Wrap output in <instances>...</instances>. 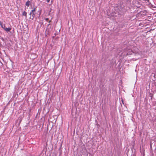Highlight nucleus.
<instances>
[{
    "label": "nucleus",
    "instance_id": "f257e3e1",
    "mask_svg": "<svg viewBox=\"0 0 156 156\" xmlns=\"http://www.w3.org/2000/svg\"><path fill=\"white\" fill-rule=\"evenodd\" d=\"M36 11V9L35 8L33 10H32L31 11V12H32V16L33 17L32 19H33V18L35 16V14L34 13V12Z\"/></svg>",
    "mask_w": 156,
    "mask_h": 156
},
{
    "label": "nucleus",
    "instance_id": "f03ea898",
    "mask_svg": "<svg viewBox=\"0 0 156 156\" xmlns=\"http://www.w3.org/2000/svg\"><path fill=\"white\" fill-rule=\"evenodd\" d=\"M11 30V28L10 27L6 28L5 30L7 32Z\"/></svg>",
    "mask_w": 156,
    "mask_h": 156
},
{
    "label": "nucleus",
    "instance_id": "7ed1b4c3",
    "mask_svg": "<svg viewBox=\"0 0 156 156\" xmlns=\"http://www.w3.org/2000/svg\"><path fill=\"white\" fill-rule=\"evenodd\" d=\"M30 4V2L29 1H27L26 3V5L27 7H28Z\"/></svg>",
    "mask_w": 156,
    "mask_h": 156
},
{
    "label": "nucleus",
    "instance_id": "20e7f679",
    "mask_svg": "<svg viewBox=\"0 0 156 156\" xmlns=\"http://www.w3.org/2000/svg\"><path fill=\"white\" fill-rule=\"evenodd\" d=\"M27 12L25 11H24L22 14L24 16L26 17H27Z\"/></svg>",
    "mask_w": 156,
    "mask_h": 156
},
{
    "label": "nucleus",
    "instance_id": "39448f33",
    "mask_svg": "<svg viewBox=\"0 0 156 156\" xmlns=\"http://www.w3.org/2000/svg\"><path fill=\"white\" fill-rule=\"evenodd\" d=\"M2 28H3L4 30H5V28H6L5 27V25H3V26L2 27Z\"/></svg>",
    "mask_w": 156,
    "mask_h": 156
},
{
    "label": "nucleus",
    "instance_id": "423d86ee",
    "mask_svg": "<svg viewBox=\"0 0 156 156\" xmlns=\"http://www.w3.org/2000/svg\"><path fill=\"white\" fill-rule=\"evenodd\" d=\"M132 54V52H130L129 53L128 52L127 53V55H130V54Z\"/></svg>",
    "mask_w": 156,
    "mask_h": 156
},
{
    "label": "nucleus",
    "instance_id": "0eeeda50",
    "mask_svg": "<svg viewBox=\"0 0 156 156\" xmlns=\"http://www.w3.org/2000/svg\"><path fill=\"white\" fill-rule=\"evenodd\" d=\"M0 25H1L2 27V26H3L2 23L1 22H0Z\"/></svg>",
    "mask_w": 156,
    "mask_h": 156
},
{
    "label": "nucleus",
    "instance_id": "6e6552de",
    "mask_svg": "<svg viewBox=\"0 0 156 156\" xmlns=\"http://www.w3.org/2000/svg\"><path fill=\"white\" fill-rule=\"evenodd\" d=\"M45 20L47 21H48V18H46V19H45Z\"/></svg>",
    "mask_w": 156,
    "mask_h": 156
},
{
    "label": "nucleus",
    "instance_id": "1a4fd4ad",
    "mask_svg": "<svg viewBox=\"0 0 156 156\" xmlns=\"http://www.w3.org/2000/svg\"><path fill=\"white\" fill-rule=\"evenodd\" d=\"M32 12H30V13L29 14V15H32Z\"/></svg>",
    "mask_w": 156,
    "mask_h": 156
},
{
    "label": "nucleus",
    "instance_id": "9d476101",
    "mask_svg": "<svg viewBox=\"0 0 156 156\" xmlns=\"http://www.w3.org/2000/svg\"><path fill=\"white\" fill-rule=\"evenodd\" d=\"M50 1V0H47V1L48 2H49Z\"/></svg>",
    "mask_w": 156,
    "mask_h": 156
},
{
    "label": "nucleus",
    "instance_id": "9b49d317",
    "mask_svg": "<svg viewBox=\"0 0 156 156\" xmlns=\"http://www.w3.org/2000/svg\"><path fill=\"white\" fill-rule=\"evenodd\" d=\"M51 22V21H50L49 22V23H50Z\"/></svg>",
    "mask_w": 156,
    "mask_h": 156
}]
</instances>
